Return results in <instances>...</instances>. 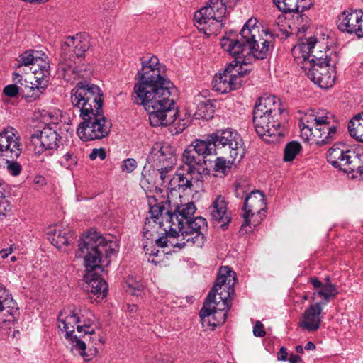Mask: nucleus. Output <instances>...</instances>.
<instances>
[{
    "label": "nucleus",
    "mask_w": 363,
    "mask_h": 363,
    "mask_svg": "<svg viewBox=\"0 0 363 363\" xmlns=\"http://www.w3.org/2000/svg\"><path fill=\"white\" fill-rule=\"evenodd\" d=\"M166 67L152 55L142 62L138 71L139 82L134 86L135 102L150 111L149 121L153 127L167 126L176 119L174 100L170 98L172 84L165 77Z\"/></svg>",
    "instance_id": "nucleus-1"
},
{
    "label": "nucleus",
    "mask_w": 363,
    "mask_h": 363,
    "mask_svg": "<svg viewBox=\"0 0 363 363\" xmlns=\"http://www.w3.org/2000/svg\"><path fill=\"white\" fill-rule=\"evenodd\" d=\"M166 67L152 55L142 62L138 71L139 82L134 86L135 102L150 111L149 121L153 127L167 126L176 119L174 100L170 98L172 84L165 77Z\"/></svg>",
    "instance_id": "nucleus-2"
},
{
    "label": "nucleus",
    "mask_w": 363,
    "mask_h": 363,
    "mask_svg": "<svg viewBox=\"0 0 363 363\" xmlns=\"http://www.w3.org/2000/svg\"><path fill=\"white\" fill-rule=\"evenodd\" d=\"M70 100L83 120L77 130L82 140H99L108 135L110 126L106 124L104 116L103 92L99 86L80 81L72 89Z\"/></svg>",
    "instance_id": "nucleus-3"
},
{
    "label": "nucleus",
    "mask_w": 363,
    "mask_h": 363,
    "mask_svg": "<svg viewBox=\"0 0 363 363\" xmlns=\"http://www.w3.org/2000/svg\"><path fill=\"white\" fill-rule=\"evenodd\" d=\"M91 312L80 306H69L58 315L57 327L65 331V337L72 350L82 356L84 361L91 360L99 353L104 341L91 328Z\"/></svg>",
    "instance_id": "nucleus-4"
},
{
    "label": "nucleus",
    "mask_w": 363,
    "mask_h": 363,
    "mask_svg": "<svg viewBox=\"0 0 363 363\" xmlns=\"http://www.w3.org/2000/svg\"><path fill=\"white\" fill-rule=\"evenodd\" d=\"M317 39L311 37L301 40L291 50L294 61L303 73L321 89L332 87L336 79L335 53L315 52Z\"/></svg>",
    "instance_id": "nucleus-5"
},
{
    "label": "nucleus",
    "mask_w": 363,
    "mask_h": 363,
    "mask_svg": "<svg viewBox=\"0 0 363 363\" xmlns=\"http://www.w3.org/2000/svg\"><path fill=\"white\" fill-rule=\"evenodd\" d=\"M149 206V216L146 218L144 225V235L147 237L153 235L150 233V228L152 223L154 227H158L164 231L165 235L177 233V230L184 225L186 220L191 219L196 211V206L193 202L186 203H176L171 206L168 199L162 198L160 200L155 196L147 195Z\"/></svg>",
    "instance_id": "nucleus-6"
},
{
    "label": "nucleus",
    "mask_w": 363,
    "mask_h": 363,
    "mask_svg": "<svg viewBox=\"0 0 363 363\" xmlns=\"http://www.w3.org/2000/svg\"><path fill=\"white\" fill-rule=\"evenodd\" d=\"M257 20L250 18L240 31V39H230L223 37L220 40L222 48L236 60H246L250 63L251 56L263 60L269 53L271 43L262 36Z\"/></svg>",
    "instance_id": "nucleus-7"
},
{
    "label": "nucleus",
    "mask_w": 363,
    "mask_h": 363,
    "mask_svg": "<svg viewBox=\"0 0 363 363\" xmlns=\"http://www.w3.org/2000/svg\"><path fill=\"white\" fill-rule=\"evenodd\" d=\"M282 113L280 100L274 95L264 94L256 104L253 123L256 133L267 141L268 138L283 135L280 118Z\"/></svg>",
    "instance_id": "nucleus-8"
},
{
    "label": "nucleus",
    "mask_w": 363,
    "mask_h": 363,
    "mask_svg": "<svg viewBox=\"0 0 363 363\" xmlns=\"http://www.w3.org/2000/svg\"><path fill=\"white\" fill-rule=\"evenodd\" d=\"M333 122V115L328 111L306 113L299 121L300 136L311 144L330 143L337 135V125Z\"/></svg>",
    "instance_id": "nucleus-9"
},
{
    "label": "nucleus",
    "mask_w": 363,
    "mask_h": 363,
    "mask_svg": "<svg viewBox=\"0 0 363 363\" xmlns=\"http://www.w3.org/2000/svg\"><path fill=\"white\" fill-rule=\"evenodd\" d=\"M89 41L86 35L75 37H68L62 45V49L67 51V48L73 47V54L67 58L61 60L59 69L62 72L63 77L67 81L76 80L77 79L89 78L92 72L85 63H83L86 51L89 48Z\"/></svg>",
    "instance_id": "nucleus-10"
},
{
    "label": "nucleus",
    "mask_w": 363,
    "mask_h": 363,
    "mask_svg": "<svg viewBox=\"0 0 363 363\" xmlns=\"http://www.w3.org/2000/svg\"><path fill=\"white\" fill-rule=\"evenodd\" d=\"M117 252L118 245L115 241L108 242L99 233L91 230L79 243L76 257L84 258V266L87 269L102 271L101 262L103 255L109 257Z\"/></svg>",
    "instance_id": "nucleus-11"
},
{
    "label": "nucleus",
    "mask_w": 363,
    "mask_h": 363,
    "mask_svg": "<svg viewBox=\"0 0 363 363\" xmlns=\"http://www.w3.org/2000/svg\"><path fill=\"white\" fill-rule=\"evenodd\" d=\"M207 229L206 220L201 216L194 220H189L184 225L179 226L177 233L168 235L160 236L156 240L161 247H172L173 248H182L185 245L201 247L205 242L204 232Z\"/></svg>",
    "instance_id": "nucleus-12"
},
{
    "label": "nucleus",
    "mask_w": 363,
    "mask_h": 363,
    "mask_svg": "<svg viewBox=\"0 0 363 363\" xmlns=\"http://www.w3.org/2000/svg\"><path fill=\"white\" fill-rule=\"evenodd\" d=\"M247 66L246 60L235 58L225 68L213 77L212 86L214 91L220 94H226L238 89L250 70L245 67Z\"/></svg>",
    "instance_id": "nucleus-13"
},
{
    "label": "nucleus",
    "mask_w": 363,
    "mask_h": 363,
    "mask_svg": "<svg viewBox=\"0 0 363 363\" xmlns=\"http://www.w3.org/2000/svg\"><path fill=\"white\" fill-rule=\"evenodd\" d=\"M226 7L223 0H209L207 5L194 14L195 26L208 35L216 34L223 26Z\"/></svg>",
    "instance_id": "nucleus-14"
},
{
    "label": "nucleus",
    "mask_w": 363,
    "mask_h": 363,
    "mask_svg": "<svg viewBox=\"0 0 363 363\" xmlns=\"http://www.w3.org/2000/svg\"><path fill=\"white\" fill-rule=\"evenodd\" d=\"M235 272L228 266L221 267L214 286L206 300L216 301L219 310L230 308L231 300L235 295Z\"/></svg>",
    "instance_id": "nucleus-15"
},
{
    "label": "nucleus",
    "mask_w": 363,
    "mask_h": 363,
    "mask_svg": "<svg viewBox=\"0 0 363 363\" xmlns=\"http://www.w3.org/2000/svg\"><path fill=\"white\" fill-rule=\"evenodd\" d=\"M16 61V68L23 66L30 67L37 83L36 89L47 86L48 78L50 76V65L48 57L45 53L37 50L26 51L18 56Z\"/></svg>",
    "instance_id": "nucleus-16"
},
{
    "label": "nucleus",
    "mask_w": 363,
    "mask_h": 363,
    "mask_svg": "<svg viewBox=\"0 0 363 363\" xmlns=\"http://www.w3.org/2000/svg\"><path fill=\"white\" fill-rule=\"evenodd\" d=\"M242 210L244 219L242 230L250 225H259L266 216L267 203L264 194L260 191H254L247 195Z\"/></svg>",
    "instance_id": "nucleus-17"
},
{
    "label": "nucleus",
    "mask_w": 363,
    "mask_h": 363,
    "mask_svg": "<svg viewBox=\"0 0 363 363\" xmlns=\"http://www.w3.org/2000/svg\"><path fill=\"white\" fill-rule=\"evenodd\" d=\"M216 147L226 148L230 157L240 160L245 155V149L240 135L231 129L218 130L212 133Z\"/></svg>",
    "instance_id": "nucleus-18"
},
{
    "label": "nucleus",
    "mask_w": 363,
    "mask_h": 363,
    "mask_svg": "<svg viewBox=\"0 0 363 363\" xmlns=\"http://www.w3.org/2000/svg\"><path fill=\"white\" fill-rule=\"evenodd\" d=\"M19 133L16 129L7 126L0 133V165L2 158L17 159L21 153Z\"/></svg>",
    "instance_id": "nucleus-19"
},
{
    "label": "nucleus",
    "mask_w": 363,
    "mask_h": 363,
    "mask_svg": "<svg viewBox=\"0 0 363 363\" xmlns=\"http://www.w3.org/2000/svg\"><path fill=\"white\" fill-rule=\"evenodd\" d=\"M202 176L196 169L192 167H186L185 172H177L173 178L169 181V190L172 195V191L179 189L186 191L189 189L192 191L198 192L203 186L201 180Z\"/></svg>",
    "instance_id": "nucleus-20"
},
{
    "label": "nucleus",
    "mask_w": 363,
    "mask_h": 363,
    "mask_svg": "<svg viewBox=\"0 0 363 363\" xmlns=\"http://www.w3.org/2000/svg\"><path fill=\"white\" fill-rule=\"evenodd\" d=\"M147 160L155 168H173L177 161L175 149L167 143H156Z\"/></svg>",
    "instance_id": "nucleus-21"
},
{
    "label": "nucleus",
    "mask_w": 363,
    "mask_h": 363,
    "mask_svg": "<svg viewBox=\"0 0 363 363\" xmlns=\"http://www.w3.org/2000/svg\"><path fill=\"white\" fill-rule=\"evenodd\" d=\"M358 159V155L354 151L345 150L337 146L330 148L327 155V160L330 164L345 172L354 170Z\"/></svg>",
    "instance_id": "nucleus-22"
},
{
    "label": "nucleus",
    "mask_w": 363,
    "mask_h": 363,
    "mask_svg": "<svg viewBox=\"0 0 363 363\" xmlns=\"http://www.w3.org/2000/svg\"><path fill=\"white\" fill-rule=\"evenodd\" d=\"M61 136L57 130L52 127L45 126L39 133L32 135L30 140L34 145V152L40 155L47 150H52L58 147V142Z\"/></svg>",
    "instance_id": "nucleus-23"
},
{
    "label": "nucleus",
    "mask_w": 363,
    "mask_h": 363,
    "mask_svg": "<svg viewBox=\"0 0 363 363\" xmlns=\"http://www.w3.org/2000/svg\"><path fill=\"white\" fill-rule=\"evenodd\" d=\"M323 308L321 303H315L310 305L303 313L299 327L307 332H314L318 330L322 322Z\"/></svg>",
    "instance_id": "nucleus-24"
},
{
    "label": "nucleus",
    "mask_w": 363,
    "mask_h": 363,
    "mask_svg": "<svg viewBox=\"0 0 363 363\" xmlns=\"http://www.w3.org/2000/svg\"><path fill=\"white\" fill-rule=\"evenodd\" d=\"M361 10H347L340 13L337 19V27L340 30L350 34L358 35L359 22L362 17Z\"/></svg>",
    "instance_id": "nucleus-25"
},
{
    "label": "nucleus",
    "mask_w": 363,
    "mask_h": 363,
    "mask_svg": "<svg viewBox=\"0 0 363 363\" xmlns=\"http://www.w3.org/2000/svg\"><path fill=\"white\" fill-rule=\"evenodd\" d=\"M229 309L230 308H225L223 310H219L216 301L214 302L206 300L200 311L199 315L203 322L206 321V318H208L209 322H211V320H214L215 322H213L211 325L216 326L225 323Z\"/></svg>",
    "instance_id": "nucleus-26"
},
{
    "label": "nucleus",
    "mask_w": 363,
    "mask_h": 363,
    "mask_svg": "<svg viewBox=\"0 0 363 363\" xmlns=\"http://www.w3.org/2000/svg\"><path fill=\"white\" fill-rule=\"evenodd\" d=\"M227 205L225 199L221 195H218L209 207L212 220L220 223L221 226L227 225L230 221Z\"/></svg>",
    "instance_id": "nucleus-27"
},
{
    "label": "nucleus",
    "mask_w": 363,
    "mask_h": 363,
    "mask_svg": "<svg viewBox=\"0 0 363 363\" xmlns=\"http://www.w3.org/2000/svg\"><path fill=\"white\" fill-rule=\"evenodd\" d=\"M94 270L86 267V289L98 297L104 298L107 295L108 285L99 275L93 272Z\"/></svg>",
    "instance_id": "nucleus-28"
},
{
    "label": "nucleus",
    "mask_w": 363,
    "mask_h": 363,
    "mask_svg": "<svg viewBox=\"0 0 363 363\" xmlns=\"http://www.w3.org/2000/svg\"><path fill=\"white\" fill-rule=\"evenodd\" d=\"M46 235L51 244L58 249L67 247L74 240L72 232L69 229L61 230L50 227L47 230Z\"/></svg>",
    "instance_id": "nucleus-29"
},
{
    "label": "nucleus",
    "mask_w": 363,
    "mask_h": 363,
    "mask_svg": "<svg viewBox=\"0 0 363 363\" xmlns=\"http://www.w3.org/2000/svg\"><path fill=\"white\" fill-rule=\"evenodd\" d=\"M310 281L315 289L314 296H318L323 299L322 304H327L330 298L335 297L338 294L336 286L331 284L329 279H327L325 284H323L316 277L311 278Z\"/></svg>",
    "instance_id": "nucleus-30"
},
{
    "label": "nucleus",
    "mask_w": 363,
    "mask_h": 363,
    "mask_svg": "<svg viewBox=\"0 0 363 363\" xmlns=\"http://www.w3.org/2000/svg\"><path fill=\"white\" fill-rule=\"evenodd\" d=\"M191 144L203 160L209 155L216 154V146L212 134L208 135L203 139H196Z\"/></svg>",
    "instance_id": "nucleus-31"
},
{
    "label": "nucleus",
    "mask_w": 363,
    "mask_h": 363,
    "mask_svg": "<svg viewBox=\"0 0 363 363\" xmlns=\"http://www.w3.org/2000/svg\"><path fill=\"white\" fill-rule=\"evenodd\" d=\"M17 309V304L11 294L0 283V312L5 311L6 313L13 315Z\"/></svg>",
    "instance_id": "nucleus-32"
},
{
    "label": "nucleus",
    "mask_w": 363,
    "mask_h": 363,
    "mask_svg": "<svg viewBox=\"0 0 363 363\" xmlns=\"http://www.w3.org/2000/svg\"><path fill=\"white\" fill-rule=\"evenodd\" d=\"M351 137L363 143V111L354 115L348 123Z\"/></svg>",
    "instance_id": "nucleus-33"
},
{
    "label": "nucleus",
    "mask_w": 363,
    "mask_h": 363,
    "mask_svg": "<svg viewBox=\"0 0 363 363\" xmlns=\"http://www.w3.org/2000/svg\"><path fill=\"white\" fill-rule=\"evenodd\" d=\"M305 0H274L278 9L284 13L298 12L299 9L303 11L307 8Z\"/></svg>",
    "instance_id": "nucleus-34"
},
{
    "label": "nucleus",
    "mask_w": 363,
    "mask_h": 363,
    "mask_svg": "<svg viewBox=\"0 0 363 363\" xmlns=\"http://www.w3.org/2000/svg\"><path fill=\"white\" fill-rule=\"evenodd\" d=\"M182 160L187 165V167H192L193 169H196V165H201L205 162V160L196 151V148L191 143L184 151Z\"/></svg>",
    "instance_id": "nucleus-35"
},
{
    "label": "nucleus",
    "mask_w": 363,
    "mask_h": 363,
    "mask_svg": "<svg viewBox=\"0 0 363 363\" xmlns=\"http://www.w3.org/2000/svg\"><path fill=\"white\" fill-rule=\"evenodd\" d=\"M157 228H160L158 225L154 227V223H152V226L150 228V233H152L153 235H150V234H148L147 237L150 238V239H148L146 236L143 235V238L147 240V242H145L143 243V248L145 252V255L147 256L162 257L164 256V252H160L159 250L156 248L151 249V247H149V245L153 244L154 242L158 246V244L156 242V240L159 238H156V233H157ZM143 233L144 234V230L143 231ZM159 247L160 246L159 245Z\"/></svg>",
    "instance_id": "nucleus-36"
},
{
    "label": "nucleus",
    "mask_w": 363,
    "mask_h": 363,
    "mask_svg": "<svg viewBox=\"0 0 363 363\" xmlns=\"http://www.w3.org/2000/svg\"><path fill=\"white\" fill-rule=\"evenodd\" d=\"M214 111V106L210 100L206 99L198 104L195 116L197 118L209 120L213 118Z\"/></svg>",
    "instance_id": "nucleus-37"
},
{
    "label": "nucleus",
    "mask_w": 363,
    "mask_h": 363,
    "mask_svg": "<svg viewBox=\"0 0 363 363\" xmlns=\"http://www.w3.org/2000/svg\"><path fill=\"white\" fill-rule=\"evenodd\" d=\"M301 145L298 142L291 141L287 143L284 148V161L291 162L300 152Z\"/></svg>",
    "instance_id": "nucleus-38"
},
{
    "label": "nucleus",
    "mask_w": 363,
    "mask_h": 363,
    "mask_svg": "<svg viewBox=\"0 0 363 363\" xmlns=\"http://www.w3.org/2000/svg\"><path fill=\"white\" fill-rule=\"evenodd\" d=\"M77 157L72 151L64 154L58 161L62 167L67 169H72L77 164Z\"/></svg>",
    "instance_id": "nucleus-39"
},
{
    "label": "nucleus",
    "mask_w": 363,
    "mask_h": 363,
    "mask_svg": "<svg viewBox=\"0 0 363 363\" xmlns=\"http://www.w3.org/2000/svg\"><path fill=\"white\" fill-rule=\"evenodd\" d=\"M5 189L0 181V220H2L11 211V205L6 199Z\"/></svg>",
    "instance_id": "nucleus-40"
},
{
    "label": "nucleus",
    "mask_w": 363,
    "mask_h": 363,
    "mask_svg": "<svg viewBox=\"0 0 363 363\" xmlns=\"http://www.w3.org/2000/svg\"><path fill=\"white\" fill-rule=\"evenodd\" d=\"M16 159L2 158L1 166H6L7 171L13 176H18L22 171L21 165L16 161Z\"/></svg>",
    "instance_id": "nucleus-41"
},
{
    "label": "nucleus",
    "mask_w": 363,
    "mask_h": 363,
    "mask_svg": "<svg viewBox=\"0 0 363 363\" xmlns=\"http://www.w3.org/2000/svg\"><path fill=\"white\" fill-rule=\"evenodd\" d=\"M231 167L230 161L223 157H217L215 160L213 170L223 175H226L227 171Z\"/></svg>",
    "instance_id": "nucleus-42"
},
{
    "label": "nucleus",
    "mask_w": 363,
    "mask_h": 363,
    "mask_svg": "<svg viewBox=\"0 0 363 363\" xmlns=\"http://www.w3.org/2000/svg\"><path fill=\"white\" fill-rule=\"evenodd\" d=\"M156 169L160 176V179L162 182L161 184L164 185L169 190V181L173 178V176L172 174L173 168H156Z\"/></svg>",
    "instance_id": "nucleus-43"
},
{
    "label": "nucleus",
    "mask_w": 363,
    "mask_h": 363,
    "mask_svg": "<svg viewBox=\"0 0 363 363\" xmlns=\"http://www.w3.org/2000/svg\"><path fill=\"white\" fill-rule=\"evenodd\" d=\"M137 167V162L133 158H128L123 160L121 165V169L126 173L133 172Z\"/></svg>",
    "instance_id": "nucleus-44"
},
{
    "label": "nucleus",
    "mask_w": 363,
    "mask_h": 363,
    "mask_svg": "<svg viewBox=\"0 0 363 363\" xmlns=\"http://www.w3.org/2000/svg\"><path fill=\"white\" fill-rule=\"evenodd\" d=\"M140 186L146 193L148 191L151 192L152 189L155 187L152 182L150 181L147 178L144 171L142 172V178L140 182Z\"/></svg>",
    "instance_id": "nucleus-45"
},
{
    "label": "nucleus",
    "mask_w": 363,
    "mask_h": 363,
    "mask_svg": "<svg viewBox=\"0 0 363 363\" xmlns=\"http://www.w3.org/2000/svg\"><path fill=\"white\" fill-rule=\"evenodd\" d=\"M106 157V152L104 148H94L89 154V159L91 160H94L96 159L104 160Z\"/></svg>",
    "instance_id": "nucleus-46"
},
{
    "label": "nucleus",
    "mask_w": 363,
    "mask_h": 363,
    "mask_svg": "<svg viewBox=\"0 0 363 363\" xmlns=\"http://www.w3.org/2000/svg\"><path fill=\"white\" fill-rule=\"evenodd\" d=\"M20 91L19 87L16 84H9L4 88V94L9 97H15Z\"/></svg>",
    "instance_id": "nucleus-47"
},
{
    "label": "nucleus",
    "mask_w": 363,
    "mask_h": 363,
    "mask_svg": "<svg viewBox=\"0 0 363 363\" xmlns=\"http://www.w3.org/2000/svg\"><path fill=\"white\" fill-rule=\"evenodd\" d=\"M253 334L255 337H262L266 334L263 324L260 321H257L253 328Z\"/></svg>",
    "instance_id": "nucleus-48"
},
{
    "label": "nucleus",
    "mask_w": 363,
    "mask_h": 363,
    "mask_svg": "<svg viewBox=\"0 0 363 363\" xmlns=\"http://www.w3.org/2000/svg\"><path fill=\"white\" fill-rule=\"evenodd\" d=\"M146 363H169V360L167 357L160 356L156 357L147 358L145 360Z\"/></svg>",
    "instance_id": "nucleus-49"
},
{
    "label": "nucleus",
    "mask_w": 363,
    "mask_h": 363,
    "mask_svg": "<svg viewBox=\"0 0 363 363\" xmlns=\"http://www.w3.org/2000/svg\"><path fill=\"white\" fill-rule=\"evenodd\" d=\"M297 23L301 25V28L305 30L307 27L308 17L306 15H300L296 19Z\"/></svg>",
    "instance_id": "nucleus-50"
},
{
    "label": "nucleus",
    "mask_w": 363,
    "mask_h": 363,
    "mask_svg": "<svg viewBox=\"0 0 363 363\" xmlns=\"http://www.w3.org/2000/svg\"><path fill=\"white\" fill-rule=\"evenodd\" d=\"M60 111H57V112H48V116L50 118V122L52 124H57L58 123L60 118L59 116L60 114H59Z\"/></svg>",
    "instance_id": "nucleus-51"
},
{
    "label": "nucleus",
    "mask_w": 363,
    "mask_h": 363,
    "mask_svg": "<svg viewBox=\"0 0 363 363\" xmlns=\"http://www.w3.org/2000/svg\"><path fill=\"white\" fill-rule=\"evenodd\" d=\"M287 351L286 349L284 347H281L279 351L277 353V359L279 361H285L287 358Z\"/></svg>",
    "instance_id": "nucleus-52"
},
{
    "label": "nucleus",
    "mask_w": 363,
    "mask_h": 363,
    "mask_svg": "<svg viewBox=\"0 0 363 363\" xmlns=\"http://www.w3.org/2000/svg\"><path fill=\"white\" fill-rule=\"evenodd\" d=\"M289 363H300L301 362V357L297 354H291L289 358Z\"/></svg>",
    "instance_id": "nucleus-53"
},
{
    "label": "nucleus",
    "mask_w": 363,
    "mask_h": 363,
    "mask_svg": "<svg viewBox=\"0 0 363 363\" xmlns=\"http://www.w3.org/2000/svg\"><path fill=\"white\" fill-rule=\"evenodd\" d=\"M12 252V249L10 247V248H7V249H4L0 251V257L2 258V259H5L9 255H10L11 253Z\"/></svg>",
    "instance_id": "nucleus-54"
},
{
    "label": "nucleus",
    "mask_w": 363,
    "mask_h": 363,
    "mask_svg": "<svg viewBox=\"0 0 363 363\" xmlns=\"http://www.w3.org/2000/svg\"><path fill=\"white\" fill-rule=\"evenodd\" d=\"M162 258V257H160L147 256L148 262H151L155 265L160 262Z\"/></svg>",
    "instance_id": "nucleus-55"
},
{
    "label": "nucleus",
    "mask_w": 363,
    "mask_h": 363,
    "mask_svg": "<svg viewBox=\"0 0 363 363\" xmlns=\"http://www.w3.org/2000/svg\"><path fill=\"white\" fill-rule=\"evenodd\" d=\"M13 81L16 83V84H21V85L23 84V77L21 75H20L18 73H14L13 74Z\"/></svg>",
    "instance_id": "nucleus-56"
},
{
    "label": "nucleus",
    "mask_w": 363,
    "mask_h": 363,
    "mask_svg": "<svg viewBox=\"0 0 363 363\" xmlns=\"http://www.w3.org/2000/svg\"><path fill=\"white\" fill-rule=\"evenodd\" d=\"M359 33H358V35L357 37L358 38H363V12H362V19H361V21L359 22Z\"/></svg>",
    "instance_id": "nucleus-57"
},
{
    "label": "nucleus",
    "mask_w": 363,
    "mask_h": 363,
    "mask_svg": "<svg viewBox=\"0 0 363 363\" xmlns=\"http://www.w3.org/2000/svg\"><path fill=\"white\" fill-rule=\"evenodd\" d=\"M359 33H358V35L357 37L358 38H363V12H362V19H361V21L359 22Z\"/></svg>",
    "instance_id": "nucleus-58"
},
{
    "label": "nucleus",
    "mask_w": 363,
    "mask_h": 363,
    "mask_svg": "<svg viewBox=\"0 0 363 363\" xmlns=\"http://www.w3.org/2000/svg\"><path fill=\"white\" fill-rule=\"evenodd\" d=\"M305 349H306L308 350H313L315 349V345L313 342H308L306 343V345L305 346Z\"/></svg>",
    "instance_id": "nucleus-59"
},
{
    "label": "nucleus",
    "mask_w": 363,
    "mask_h": 363,
    "mask_svg": "<svg viewBox=\"0 0 363 363\" xmlns=\"http://www.w3.org/2000/svg\"><path fill=\"white\" fill-rule=\"evenodd\" d=\"M296 351L297 353H303V348L301 345H297L296 347Z\"/></svg>",
    "instance_id": "nucleus-60"
},
{
    "label": "nucleus",
    "mask_w": 363,
    "mask_h": 363,
    "mask_svg": "<svg viewBox=\"0 0 363 363\" xmlns=\"http://www.w3.org/2000/svg\"><path fill=\"white\" fill-rule=\"evenodd\" d=\"M357 171L358 173H359L360 175H363V165L362 166H358L357 167Z\"/></svg>",
    "instance_id": "nucleus-61"
},
{
    "label": "nucleus",
    "mask_w": 363,
    "mask_h": 363,
    "mask_svg": "<svg viewBox=\"0 0 363 363\" xmlns=\"http://www.w3.org/2000/svg\"><path fill=\"white\" fill-rule=\"evenodd\" d=\"M135 308H136V307H135V306H133L130 308V311H135V310H136V309H135Z\"/></svg>",
    "instance_id": "nucleus-62"
},
{
    "label": "nucleus",
    "mask_w": 363,
    "mask_h": 363,
    "mask_svg": "<svg viewBox=\"0 0 363 363\" xmlns=\"http://www.w3.org/2000/svg\"><path fill=\"white\" fill-rule=\"evenodd\" d=\"M236 196H237V197H240V198H241V197L242 196V195H236Z\"/></svg>",
    "instance_id": "nucleus-63"
},
{
    "label": "nucleus",
    "mask_w": 363,
    "mask_h": 363,
    "mask_svg": "<svg viewBox=\"0 0 363 363\" xmlns=\"http://www.w3.org/2000/svg\"><path fill=\"white\" fill-rule=\"evenodd\" d=\"M280 31L284 33V30L282 28H280Z\"/></svg>",
    "instance_id": "nucleus-64"
}]
</instances>
